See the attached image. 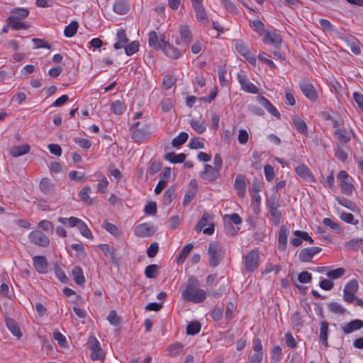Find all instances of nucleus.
Listing matches in <instances>:
<instances>
[{"label":"nucleus","instance_id":"f257e3e1","mask_svg":"<svg viewBox=\"0 0 363 363\" xmlns=\"http://www.w3.org/2000/svg\"><path fill=\"white\" fill-rule=\"evenodd\" d=\"M200 281L194 277L189 278L185 287L182 290V298L188 302L193 303H201L207 297V291L200 287Z\"/></svg>","mask_w":363,"mask_h":363},{"label":"nucleus","instance_id":"f03ea898","mask_svg":"<svg viewBox=\"0 0 363 363\" xmlns=\"http://www.w3.org/2000/svg\"><path fill=\"white\" fill-rule=\"evenodd\" d=\"M139 122H135L130 127L132 138L135 142H143L150 137V125L145 124L141 128Z\"/></svg>","mask_w":363,"mask_h":363},{"label":"nucleus","instance_id":"7ed1b4c3","mask_svg":"<svg viewBox=\"0 0 363 363\" xmlns=\"http://www.w3.org/2000/svg\"><path fill=\"white\" fill-rule=\"evenodd\" d=\"M208 255L210 265L213 267H217L220 264L223 255L220 245L217 242L210 243Z\"/></svg>","mask_w":363,"mask_h":363},{"label":"nucleus","instance_id":"20e7f679","mask_svg":"<svg viewBox=\"0 0 363 363\" xmlns=\"http://www.w3.org/2000/svg\"><path fill=\"white\" fill-rule=\"evenodd\" d=\"M337 178L340 180L341 191L346 196H351L353 192V179L345 170L338 172Z\"/></svg>","mask_w":363,"mask_h":363},{"label":"nucleus","instance_id":"39448f33","mask_svg":"<svg viewBox=\"0 0 363 363\" xmlns=\"http://www.w3.org/2000/svg\"><path fill=\"white\" fill-rule=\"evenodd\" d=\"M359 289V284L356 279H352L347 283L343 290V298L346 302L352 303L354 300L355 294Z\"/></svg>","mask_w":363,"mask_h":363},{"label":"nucleus","instance_id":"423d86ee","mask_svg":"<svg viewBox=\"0 0 363 363\" xmlns=\"http://www.w3.org/2000/svg\"><path fill=\"white\" fill-rule=\"evenodd\" d=\"M262 41L264 44L270 45L274 48H279L282 43V39L278 31L274 29L264 31Z\"/></svg>","mask_w":363,"mask_h":363},{"label":"nucleus","instance_id":"0eeeda50","mask_svg":"<svg viewBox=\"0 0 363 363\" xmlns=\"http://www.w3.org/2000/svg\"><path fill=\"white\" fill-rule=\"evenodd\" d=\"M89 347L91 350L90 356L92 360H100L104 358V352L101 347L100 342L95 337L89 339Z\"/></svg>","mask_w":363,"mask_h":363},{"label":"nucleus","instance_id":"6e6552de","mask_svg":"<svg viewBox=\"0 0 363 363\" xmlns=\"http://www.w3.org/2000/svg\"><path fill=\"white\" fill-rule=\"evenodd\" d=\"M259 256L257 250H253L247 254L245 259V268L249 272L257 269L259 264Z\"/></svg>","mask_w":363,"mask_h":363},{"label":"nucleus","instance_id":"1a4fd4ad","mask_svg":"<svg viewBox=\"0 0 363 363\" xmlns=\"http://www.w3.org/2000/svg\"><path fill=\"white\" fill-rule=\"evenodd\" d=\"M237 79L241 86L242 90L250 94H258V88L252 83L247 77L242 74L237 75Z\"/></svg>","mask_w":363,"mask_h":363},{"label":"nucleus","instance_id":"9d476101","mask_svg":"<svg viewBox=\"0 0 363 363\" xmlns=\"http://www.w3.org/2000/svg\"><path fill=\"white\" fill-rule=\"evenodd\" d=\"M296 174L305 182H315L316 179L306 164H300L295 168Z\"/></svg>","mask_w":363,"mask_h":363},{"label":"nucleus","instance_id":"9b49d317","mask_svg":"<svg viewBox=\"0 0 363 363\" xmlns=\"http://www.w3.org/2000/svg\"><path fill=\"white\" fill-rule=\"evenodd\" d=\"M294 235L295 238H293L291 241V243L294 247L300 246L303 240L308 241L309 244H313L314 242L313 239L307 232L295 230L294 232Z\"/></svg>","mask_w":363,"mask_h":363},{"label":"nucleus","instance_id":"f8f14e48","mask_svg":"<svg viewBox=\"0 0 363 363\" xmlns=\"http://www.w3.org/2000/svg\"><path fill=\"white\" fill-rule=\"evenodd\" d=\"M30 241L35 245L45 247L50 243L49 238L40 230L32 231L29 235Z\"/></svg>","mask_w":363,"mask_h":363},{"label":"nucleus","instance_id":"ddd939ff","mask_svg":"<svg viewBox=\"0 0 363 363\" xmlns=\"http://www.w3.org/2000/svg\"><path fill=\"white\" fill-rule=\"evenodd\" d=\"M155 233L154 227L147 223H144L137 225L135 228L134 233L137 237L146 238L152 235Z\"/></svg>","mask_w":363,"mask_h":363},{"label":"nucleus","instance_id":"4468645a","mask_svg":"<svg viewBox=\"0 0 363 363\" xmlns=\"http://www.w3.org/2000/svg\"><path fill=\"white\" fill-rule=\"evenodd\" d=\"M160 48L169 57L177 59L182 55V52L177 48L173 47L163 39L161 40Z\"/></svg>","mask_w":363,"mask_h":363},{"label":"nucleus","instance_id":"2eb2a0df","mask_svg":"<svg viewBox=\"0 0 363 363\" xmlns=\"http://www.w3.org/2000/svg\"><path fill=\"white\" fill-rule=\"evenodd\" d=\"M300 89L303 95L312 101H315L318 99L317 92L314 86L306 82L300 84Z\"/></svg>","mask_w":363,"mask_h":363},{"label":"nucleus","instance_id":"dca6fc26","mask_svg":"<svg viewBox=\"0 0 363 363\" xmlns=\"http://www.w3.org/2000/svg\"><path fill=\"white\" fill-rule=\"evenodd\" d=\"M203 167V171L200 174L203 179L212 182L218 178L220 171L208 164H204Z\"/></svg>","mask_w":363,"mask_h":363},{"label":"nucleus","instance_id":"f3484780","mask_svg":"<svg viewBox=\"0 0 363 363\" xmlns=\"http://www.w3.org/2000/svg\"><path fill=\"white\" fill-rule=\"evenodd\" d=\"M179 33L182 43L189 44L191 42L193 38L192 33L189 26L186 24L179 26Z\"/></svg>","mask_w":363,"mask_h":363},{"label":"nucleus","instance_id":"a211bd4d","mask_svg":"<svg viewBox=\"0 0 363 363\" xmlns=\"http://www.w3.org/2000/svg\"><path fill=\"white\" fill-rule=\"evenodd\" d=\"M193 9L195 12L196 20L203 26H207L209 23V19L203 5L194 6Z\"/></svg>","mask_w":363,"mask_h":363},{"label":"nucleus","instance_id":"6ab92c4d","mask_svg":"<svg viewBox=\"0 0 363 363\" xmlns=\"http://www.w3.org/2000/svg\"><path fill=\"white\" fill-rule=\"evenodd\" d=\"M258 101L271 115L274 116L277 118H280L281 114L279 111L267 99L263 96H259L258 98Z\"/></svg>","mask_w":363,"mask_h":363},{"label":"nucleus","instance_id":"aec40b11","mask_svg":"<svg viewBox=\"0 0 363 363\" xmlns=\"http://www.w3.org/2000/svg\"><path fill=\"white\" fill-rule=\"evenodd\" d=\"M40 191L47 195H51L55 191V184L48 178H43L39 184Z\"/></svg>","mask_w":363,"mask_h":363},{"label":"nucleus","instance_id":"412c9836","mask_svg":"<svg viewBox=\"0 0 363 363\" xmlns=\"http://www.w3.org/2000/svg\"><path fill=\"white\" fill-rule=\"evenodd\" d=\"M362 327L363 321L359 319H356L343 325L342 330L345 334H349L361 329Z\"/></svg>","mask_w":363,"mask_h":363},{"label":"nucleus","instance_id":"4be33fe9","mask_svg":"<svg viewBox=\"0 0 363 363\" xmlns=\"http://www.w3.org/2000/svg\"><path fill=\"white\" fill-rule=\"evenodd\" d=\"M33 259L34 267L39 273L43 274L47 272L48 262L45 257L35 256Z\"/></svg>","mask_w":363,"mask_h":363},{"label":"nucleus","instance_id":"5701e85b","mask_svg":"<svg viewBox=\"0 0 363 363\" xmlns=\"http://www.w3.org/2000/svg\"><path fill=\"white\" fill-rule=\"evenodd\" d=\"M128 42V38L125 34V30L119 28L116 33V41L113 45V48L116 50L123 48Z\"/></svg>","mask_w":363,"mask_h":363},{"label":"nucleus","instance_id":"b1692460","mask_svg":"<svg viewBox=\"0 0 363 363\" xmlns=\"http://www.w3.org/2000/svg\"><path fill=\"white\" fill-rule=\"evenodd\" d=\"M191 128L198 134H202L206 130V123L204 119L199 118V119H191L189 121Z\"/></svg>","mask_w":363,"mask_h":363},{"label":"nucleus","instance_id":"393cba45","mask_svg":"<svg viewBox=\"0 0 363 363\" xmlns=\"http://www.w3.org/2000/svg\"><path fill=\"white\" fill-rule=\"evenodd\" d=\"M30 149L29 145L23 144L11 147L10 153L13 157H18L29 152Z\"/></svg>","mask_w":363,"mask_h":363},{"label":"nucleus","instance_id":"a878e982","mask_svg":"<svg viewBox=\"0 0 363 363\" xmlns=\"http://www.w3.org/2000/svg\"><path fill=\"white\" fill-rule=\"evenodd\" d=\"M113 9L115 13L123 15L128 13L129 4L125 0H117L114 2Z\"/></svg>","mask_w":363,"mask_h":363},{"label":"nucleus","instance_id":"bb28decb","mask_svg":"<svg viewBox=\"0 0 363 363\" xmlns=\"http://www.w3.org/2000/svg\"><path fill=\"white\" fill-rule=\"evenodd\" d=\"M292 121L295 128L299 133L305 135H308L306 123L301 118L298 117V116H294L292 117Z\"/></svg>","mask_w":363,"mask_h":363},{"label":"nucleus","instance_id":"cd10ccee","mask_svg":"<svg viewBox=\"0 0 363 363\" xmlns=\"http://www.w3.org/2000/svg\"><path fill=\"white\" fill-rule=\"evenodd\" d=\"M82 220L74 216L70 218L59 217L57 218V221L59 223H62V225H67L69 228H78Z\"/></svg>","mask_w":363,"mask_h":363},{"label":"nucleus","instance_id":"c85d7f7f","mask_svg":"<svg viewBox=\"0 0 363 363\" xmlns=\"http://www.w3.org/2000/svg\"><path fill=\"white\" fill-rule=\"evenodd\" d=\"M235 189L238 192L240 197H243L245 195L246 184L243 177L237 176L234 184Z\"/></svg>","mask_w":363,"mask_h":363},{"label":"nucleus","instance_id":"c756f323","mask_svg":"<svg viewBox=\"0 0 363 363\" xmlns=\"http://www.w3.org/2000/svg\"><path fill=\"white\" fill-rule=\"evenodd\" d=\"M328 323L326 321L320 323L319 338L322 344L325 347H328Z\"/></svg>","mask_w":363,"mask_h":363},{"label":"nucleus","instance_id":"7c9ffc66","mask_svg":"<svg viewBox=\"0 0 363 363\" xmlns=\"http://www.w3.org/2000/svg\"><path fill=\"white\" fill-rule=\"evenodd\" d=\"M6 324L8 329L12 333V334L14 336L17 337H20L21 336L20 328L18 323L14 320L11 318H6Z\"/></svg>","mask_w":363,"mask_h":363},{"label":"nucleus","instance_id":"2f4dec72","mask_svg":"<svg viewBox=\"0 0 363 363\" xmlns=\"http://www.w3.org/2000/svg\"><path fill=\"white\" fill-rule=\"evenodd\" d=\"M73 279L78 285H82L85 281L83 270L79 267H74L72 271Z\"/></svg>","mask_w":363,"mask_h":363},{"label":"nucleus","instance_id":"473e14b6","mask_svg":"<svg viewBox=\"0 0 363 363\" xmlns=\"http://www.w3.org/2000/svg\"><path fill=\"white\" fill-rule=\"evenodd\" d=\"M287 243V230L284 227H281L279 232L278 248L280 250H284Z\"/></svg>","mask_w":363,"mask_h":363},{"label":"nucleus","instance_id":"72a5a7b5","mask_svg":"<svg viewBox=\"0 0 363 363\" xmlns=\"http://www.w3.org/2000/svg\"><path fill=\"white\" fill-rule=\"evenodd\" d=\"M79 24L77 21H72L69 25H67L64 30V35L67 38L73 37L77 30H78Z\"/></svg>","mask_w":363,"mask_h":363},{"label":"nucleus","instance_id":"f704fd0d","mask_svg":"<svg viewBox=\"0 0 363 363\" xmlns=\"http://www.w3.org/2000/svg\"><path fill=\"white\" fill-rule=\"evenodd\" d=\"M188 138L189 135L187 133L182 132L172 140V144L174 147H179L186 142Z\"/></svg>","mask_w":363,"mask_h":363},{"label":"nucleus","instance_id":"c9c22d12","mask_svg":"<svg viewBox=\"0 0 363 363\" xmlns=\"http://www.w3.org/2000/svg\"><path fill=\"white\" fill-rule=\"evenodd\" d=\"M186 156L183 153L176 154L174 152L167 153L165 159L172 163H182L184 161Z\"/></svg>","mask_w":363,"mask_h":363},{"label":"nucleus","instance_id":"e433bc0d","mask_svg":"<svg viewBox=\"0 0 363 363\" xmlns=\"http://www.w3.org/2000/svg\"><path fill=\"white\" fill-rule=\"evenodd\" d=\"M193 247H194L193 244L189 243V244H186L183 247V249L180 252V253L177 257L178 263H183L185 261L186 258L187 257V256L189 255V254L193 249Z\"/></svg>","mask_w":363,"mask_h":363},{"label":"nucleus","instance_id":"4c0bfd02","mask_svg":"<svg viewBox=\"0 0 363 363\" xmlns=\"http://www.w3.org/2000/svg\"><path fill=\"white\" fill-rule=\"evenodd\" d=\"M336 200L337 201L339 204L350 209L353 212H356L358 211V208L355 203L347 199L337 197Z\"/></svg>","mask_w":363,"mask_h":363},{"label":"nucleus","instance_id":"58836bf2","mask_svg":"<svg viewBox=\"0 0 363 363\" xmlns=\"http://www.w3.org/2000/svg\"><path fill=\"white\" fill-rule=\"evenodd\" d=\"M183 345L179 342H175L169 346L167 351L171 357H176L182 352Z\"/></svg>","mask_w":363,"mask_h":363},{"label":"nucleus","instance_id":"ea45409f","mask_svg":"<svg viewBox=\"0 0 363 363\" xmlns=\"http://www.w3.org/2000/svg\"><path fill=\"white\" fill-rule=\"evenodd\" d=\"M189 147L194 150L203 149L205 147V140L201 138H193L189 143Z\"/></svg>","mask_w":363,"mask_h":363},{"label":"nucleus","instance_id":"a19ab883","mask_svg":"<svg viewBox=\"0 0 363 363\" xmlns=\"http://www.w3.org/2000/svg\"><path fill=\"white\" fill-rule=\"evenodd\" d=\"M323 223L336 233H340L342 230L340 223L329 218H323Z\"/></svg>","mask_w":363,"mask_h":363},{"label":"nucleus","instance_id":"79ce46f5","mask_svg":"<svg viewBox=\"0 0 363 363\" xmlns=\"http://www.w3.org/2000/svg\"><path fill=\"white\" fill-rule=\"evenodd\" d=\"M111 110L116 115H121L125 110V106L123 101L116 100L111 104Z\"/></svg>","mask_w":363,"mask_h":363},{"label":"nucleus","instance_id":"37998d69","mask_svg":"<svg viewBox=\"0 0 363 363\" xmlns=\"http://www.w3.org/2000/svg\"><path fill=\"white\" fill-rule=\"evenodd\" d=\"M328 307L329 310L335 314L342 315L346 311L345 308H344L340 303L337 302L329 303Z\"/></svg>","mask_w":363,"mask_h":363},{"label":"nucleus","instance_id":"c03bdc74","mask_svg":"<svg viewBox=\"0 0 363 363\" xmlns=\"http://www.w3.org/2000/svg\"><path fill=\"white\" fill-rule=\"evenodd\" d=\"M335 134L338 136V138L342 142H347L351 138L352 131H347L345 129L338 128L335 131Z\"/></svg>","mask_w":363,"mask_h":363},{"label":"nucleus","instance_id":"a18cd8bd","mask_svg":"<svg viewBox=\"0 0 363 363\" xmlns=\"http://www.w3.org/2000/svg\"><path fill=\"white\" fill-rule=\"evenodd\" d=\"M11 16H16L17 20L26 18L29 15V11L26 8H16L11 10Z\"/></svg>","mask_w":363,"mask_h":363},{"label":"nucleus","instance_id":"49530a36","mask_svg":"<svg viewBox=\"0 0 363 363\" xmlns=\"http://www.w3.org/2000/svg\"><path fill=\"white\" fill-rule=\"evenodd\" d=\"M125 54L130 56L138 51L139 43L137 41H133L129 44H126L124 47Z\"/></svg>","mask_w":363,"mask_h":363},{"label":"nucleus","instance_id":"de8ad7c7","mask_svg":"<svg viewBox=\"0 0 363 363\" xmlns=\"http://www.w3.org/2000/svg\"><path fill=\"white\" fill-rule=\"evenodd\" d=\"M77 228L83 237L86 238L88 239L93 238L91 231L89 230L87 225L83 220H82Z\"/></svg>","mask_w":363,"mask_h":363},{"label":"nucleus","instance_id":"09e8293b","mask_svg":"<svg viewBox=\"0 0 363 363\" xmlns=\"http://www.w3.org/2000/svg\"><path fill=\"white\" fill-rule=\"evenodd\" d=\"M91 188L88 186H84L79 193V196L81 200L87 203H91V200L90 199Z\"/></svg>","mask_w":363,"mask_h":363},{"label":"nucleus","instance_id":"8fccbe9b","mask_svg":"<svg viewBox=\"0 0 363 363\" xmlns=\"http://www.w3.org/2000/svg\"><path fill=\"white\" fill-rule=\"evenodd\" d=\"M103 228L107 232H108L109 233H111V235H113L114 236L118 237L120 235L121 231H120L119 228L116 225H114L113 223H111L109 222H105L103 224Z\"/></svg>","mask_w":363,"mask_h":363},{"label":"nucleus","instance_id":"3c124183","mask_svg":"<svg viewBox=\"0 0 363 363\" xmlns=\"http://www.w3.org/2000/svg\"><path fill=\"white\" fill-rule=\"evenodd\" d=\"M161 40H159L156 32L151 31L149 33V45L154 48H160Z\"/></svg>","mask_w":363,"mask_h":363},{"label":"nucleus","instance_id":"603ef678","mask_svg":"<svg viewBox=\"0 0 363 363\" xmlns=\"http://www.w3.org/2000/svg\"><path fill=\"white\" fill-rule=\"evenodd\" d=\"M234 45L236 51L242 56L250 50V48L247 46L242 40H234Z\"/></svg>","mask_w":363,"mask_h":363},{"label":"nucleus","instance_id":"864d4df0","mask_svg":"<svg viewBox=\"0 0 363 363\" xmlns=\"http://www.w3.org/2000/svg\"><path fill=\"white\" fill-rule=\"evenodd\" d=\"M74 142L77 144L80 147L88 150L91 147L92 143L87 138H82L76 137L74 138Z\"/></svg>","mask_w":363,"mask_h":363},{"label":"nucleus","instance_id":"5fc2aeb1","mask_svg":"<svg viewBox=\"0 0 363 363\" xmlns=\"http://www.w3.org/2000/svg\"><path fill=\"white\" fill-rule=\"evenodd\" d=\"M9 23L14 30L26 28L25 24L16 20V16H9L8 18Z\"/></svg>","mask_w":363,"mask_h":363},{"label":"nucleus","instance_id":"6e6d98bb","mask_svg":"<svg viewBox=\"0 0 363 363\" xmlns=\"http://www.w3.org/2000/svg\"><path fill=\"white\" fill-rule=\"evenodd\" d=\"M345 269L343 268L340 267V268H337V269L330 270V271L327 272L326 275L329 278L336 279H338V278L341 277L342 276H343V274H345Z\"/></svg>","mask_w":363,"mask_h":363},{"label":"nucleus","instance_id":"4d7b16f0","mask_svg":"<svg viewBox=\"0 0 363 363\" xmlns=\"http://www.w3.org/2000/svg\"><path fill=\"white\" fill-rule=\"evenodd\" d=\"M201 330V325L198 322L190 323L186 328V333L189 335H196Z\"/></svg>","mask_w":363,"mask_h":363},{"label":"nucleus","instance_id":"13d9d810","mask_svg":"<svg viewBox=\"0 0 363 363\" xmlns=\"http://www.w3.org/2000/svg\"><path fill=\"white\" fill-rule=\"evenodd\" d=\"M158 270V266L157 264L148 265L145 270V274L147 278H154L156 277Z\"/></svg>","mask_w":363,"mask_h":363},{"label":"nucleus","instance_id":"bf43d9fd","mask_svg":"<svg viewBox=\"0 0 363 363\" xmlns=\"http://www.w3.org/2000/svg\"><path fill=\"white\" fill-rule=\"evenodd\" d=\"M264 173L265 178L268 182H272L274 179L275 174H274V168L271 165H269V164L264 165Z\"/></svg>","mask_w":363,"mask_h":363},{"label":"nucleus","instance_id":"052dcab7","mask_svg":"<svg viewBox=\"0 0 363 363\" xmlns=\"http://www.w3.org/2000/svg\"><path fill=\"white\" fill-rule=\"evenodd\" d=\"M362 242V239H352L346 242L345 246L350 250H356L361 246Z\"/></svg>","mask_w":363,"mask_h":363},{"label":"nucleus","instance_id":"680f3d73","mask_svg":"<svg viewBox=\"0 0 363 363\" xmlns=\"http://www.w3.org/2000/svg\"><path fill=\"white\" fill-rule=\"evenodd\" d=\"M225 222L233 223L235 225H238L242 223V218L238 213H233L231 215H225L224 216Z\"/></svg>","mask_w":363,"mask_h":363},{"label":"nucleus","instance_id":"e2e57ef3","mask_svg":"<svg viewBox=\"0 0 363 363\" xmlns=\"http://www.w3.org/2000/svg\"><path fill=\"white\" fill-rule=\"evenodd\" d=\"M258 60L265 63V65L268 67L276 68L275 64L272 60L268 58V55L264 52H259L258 55Z\"/></svg>","mask_w":363,"mask_h":363},{"label":"nucleus","instance_id":"0e129e2a","mask_svg":"<svg viewBox=\"0 0 363 363\" xmlns=\"http://www.w3.org/2000/svg\"><path fill=\"white\" fill-rule=\"evenodd\" d=\"M298 279L302 284H308L311 281L312 275L308 272H303L298 274Z\"/></svg>","mask_w":363,"mask_h":363},{"label":"nucleus","instance_id":"69168bd1","mask_svg":"<svg viewBox=\"0 0 363 363\" xmlns=\"http://www.w3.org/2000/svg\"><path fill=\"white\" fill-rule=\"evenodd\" d=\"M281 348L279 346H275L271 351V358L273 361L277 362L281 357Z\"/></svg>","mask_w":363,"mask_h":363},{"label":"nucleus","instance_id":"338daca9","mask_svg":"<svg viewBox=\"0 0 363 363\" xmlns=\"http://www.w3.org/2000/svg\"><path fill=\"white\" fill-rule=\"evenodd\" d=\"M309 252L306 248H303L300 251L298 257L301 262H308L312 259L313 257Z\"/></svg>","mask_w":363,"mask_h":363},{"label":"nucleus","instance_id":"774afa93","mask_svg":"<svg viewBox=\"0 0 363 363\" xmlns=\"http://www.w3.org/2000/svg\"><path fill=\"white\" fill-rule=\"evenodd\" d=\"M175 82H176V80L174 78V77H172L171 75H167L163 79V82H162L163 86L166 89H169L173 86V85L175 84Z\"/></svg>","mask_w":363,"mask_h":363}]
</instances>
